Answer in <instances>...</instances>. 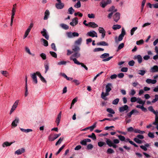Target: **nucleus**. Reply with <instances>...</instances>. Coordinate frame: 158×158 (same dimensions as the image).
<instances>
[{
  "label": "nucleus",
  "instance_id": "nucleus-64",
  "mask_svg": "<svg viewBox=\"0 0 158 158\" xmlns=\"http://www.w3.org/2000/svg\"><path fill=\"white\" fill-rule=\"evenodd\" d=\"M143 40H141L139 41H136V44L138 45H139L143 43Z\"/></svg>",
  "mask_w": 158,
  "mask_h": 158
},
{
  "label": "nucleus",
  "instance_id": "nucleus-6",
  "mask_svg": "<svg viewBox=\"0 0 158 158\" xmlns=\"http://www.w3.org/2000/svg\"><path fill=\"white\" fill-rule=\"evenodd\" d=\"M86 35L92 37H98L97 34L95 31H91L87 33Z\"/></svg>",
  "mask_w": 158,
  "mask_h": 158
},
{
  "label": "nucleus",
  "instance_id": "nucleus-14",
  "mask_svg": "<svg viewBox=\"0 0 158 158\" xmlns=\"http://www.w3.org/2000/svg\"><path fill=\"white\" fill-rule=\"evenodd\" d=\"M25 149L24 148H22L20 149H19L17 150L15 152V154L19 155L25 152Z\"/></svg>",
  "mask_w": 158,
  "mask_h": 158
},
{
  "label": "nucleus",
  "instance_id": "nucleus-39",
  "mask_svg": "<svg viewBox=\"0 0 158 158\" xmlns=\"http://www.w3.org/2000/svg\"><path fill=\"white\" fill-rule=\"evenodd\" d=\"M44 67L45 69V73H46L49 69L48 63H45L44 64Z\"/></svg>",
  "mask_w": 158,
  "mask_h": 158
},
{
  "label": "nucleus",
  "instance_id": "nucleus-61",
  "mask_svg": "<svg viewBox=\"0 0 158 158\" xmlns=\"http://www.w3.org/2000/svg\"><path fill=\"white\" fill-rule=\"evenodd\" d=\"M66 64V62L64 61H62L58 62L57 64L58 65H65Z\"/></svg>",
  "mask_w": 158,
  "mask_h": 158
},
{
  "label": "nucleus",
  "instance_id": "nucleus-45",
  "mask_svg": "<svg viewBox=\"0 0 158 158\" xmlns=\"http://www.w3.org/2000/svg\"><path fill=\"white\" fill-rule=\"evenodd\" d=\"M137 29V27H133L131 31V35H132L135 31H136Z\"/></svg>",
  "mask_w": 158,
  "mask_h": 158
},
{
  "label": "nucleus",
  "instance_id": "nucleus-33",
  "mask_svg": "<svg viewBox=\"0 0 158 158\" xmlns=\"http://www.w3.org/2000/svg\"><path fill=\"white\" fill-rule=\"evenodd\" d=\"M121 28V25L118 24L114 25L112 27V28L114 30L118 29L120 28Z\"/></svg>",
  "mask_w": 158,
  "mask_h": 158
},
{
  "label": "nucleus",
  "instance_id": "nucleus-35",
  "mask_svg": "<svg viewBox=\"0 0 158 158\" xmlns=\"http://www.w3.org/2000/svg\"><path fill=\"white\" fill-rule=\"evenodd\" d=\"M76 64L77 65H81L82 67L84 68L86 70H87L88 69V68L84 64L82 63H81L80 62H77V63Z\"/></svg>",
  "mask_w": 158,
  "mask_h": 158
},
{
  "label": "nucleus",
  "instance_id": "nucleus-29",
  "mask_svg": "<svg viewBox=\"0 0 158 158\" xmlns=\"http://www.w3.org/2000/svg\"><path fill=\"white\" fill-rule=\"evenodd\" d=\"M40 41L41 42H43V45L46 47L48 45V42L45 39L42 38L40 40Z\"/></svg>",
  "mask_w": 158,
  "mask_h": 158
},
{
  "label": "nucleus",
  "instance_id": "nucleus-1",
  "mask_svg": "<svg viewBox=\"0 0 158 158\" xmlns=\"http://www.w3.org/2000/svg\"><path fill=\"white\" fill-rule=\"evenodd\" d=\"M106 142L109 146L110 147H112L114 148H116L117 147V146L116 144L118 143H119V141L118 139H114L112 141L110 139L107 138Z\"/></svg>",
  "mask_w": 158,
  "mask_h": 158
},
{
  "label": "nucleus",
  "instance_id": "nucleus-63",
  "mask_svg": "<svg viewBox=\"0 0 158 158\" xmlns=\"http://www.w3.org/2000/svg\"><path fill=\"white\" fill-rule=\"evenodd\" d=\"M88 17L90 19H94L95 18V15L94 14H88Z\"/></svg>",
  "mask_w": 158,
  "mask_h": 158
},
{
  "label": "nucleus",
  "instance_id": "nucleus-59",
  "mask_svg": "<svg viewBox=\"0 0 158 158\" xmlns=\"http://www.w3.org/2000/svg\"><path fill=\"white\" fill-rule=\"evenodd\" d=\"M40 56L43 60H45L46 58V55L44 53H41L40 54Z\"/></svg>",
  "mask_w": 158,
  "mask_h": 158
},
{
  "label": "nucleus",
  "instance_id": "nucleus-34",
  "mask_svg": "<svg viewBox=\"0 0 158 158\" xmlns=\"http://www.w3.org/2000/svg\"><path fill=\"white\" fill-rule=\"evenodd\" d=\"M117 11V10L116 9H114V6H112L108 10V11L109 12H113V13L116 12Z\"/></svg>",
  "mask_w": 158,
  "mask_h": 158
},
{
  "label": "nucleus",
  "instance_id": "nucleus-13",
  "mask_svg": "<svg viewBox=\"0 0 158 158\" xmlns=\"http://www.w3.org/2000/svg\"><path fill=\"white\" fill-rule=\"evenodd\" d=\"M98 31L100 33L102 34V37L104 38L106 35V31L102 27H99L98 28Z\"/></svg>",
  "mask_w": 158,
  "mask_h": 158
},
{
  "label": "nucleus",
  "instance_id": "nucleus-17",
  "mask_svg": "<svg viewBox=\"0 0 158 158\" xmlns=\"http://www.w3.org/2000/svg\"><path fill=\"white\" fill-rule=\"evenodd\" d=\"M56 7L58 9H62L64 6V4L61 2L56 3L55 5Z\"/></svg>",
  "mask_w": 158,
  "mask_h": 158
},
{
  "label": "nucleus",
  "instance_id": "nucleus-48",
  "mask_svg": "<svg viewBox=\"0 0 158 158\" xmlns=\"http://www.w3.org/2000/svg\"><path fill=\"white\" fill-rule=\"evenodd\" d=\"M138 73L142 76H143L146 73V71L144 70H139L138 71Z\"/></svg>",
  "mask_w": 158,
  "mask_h": 158
},
{
  "label": "nucleus",
  "instance_id": "nucleus-2",
  "mask_svg": "<svg viewBox=\"0 0 158 158\" xmlns=\"http://www.w3.org/2000/svg\"><path fill=\"white\" fill-rule=\"evenodd\" d=\"M75 53L72 54L70 57V60H72L75 64L77 62H79L77 58H78L80 56L81 54L79 52H74Z\"/></svg>",
  "mask_w": 158,
  "mask_h": 158
},
{
  "label": "nucleus",
  "instance_id": "nucleus-37",
  "mask_svg": "<svg viewBox=\"0 0 158 158\" xmlns=\"http://www.w3.org/2000/svg\"><path fill=\"white\" fill-rule=\"evenodd\" d=\"M88 137L89 138H91L93 140H95L96 139L95 135L94 133H92L91 135H88Z\"/></svg>",
  "mask_w": 158,
  "mask_h": 158
},
{
  "label": "nucleus",
  "instance_id": "nucleus-52",
  "mask_svg": "<svg viewBox=\"0 0 158 158\" xmlns=\"http://www.w3.org/2000/svg\"><path fill=\"white\" fill-rule=\"evenodd\" d=\"M50 53L51 55L53 57L56 58L57 57V54L54 52L50 51Z\"/></svg>",
  "mask_w": 158,
  "mask_h": 158
},
{
  "label": "nucleus",
  "instance_id": "nucleus-10",
  "mask_svg": "<svg viewBox=\"0 0 158 158\" xmlns=\"http://www.w3.org/2000/svg\"><path fill=\"white\" fill-rule=\"evenodd\" d=\"M40 33L42 34V36H44L46 39L47 40L49 39V36L47 34V31L45 28H43V31H41Z\"/></svg>",
  "mask_w": 158,
  "mask_h": 158
},
{
  "label": "nucleus",
  "instance_id": "nucleus-9",
  "mask_svg": "<svg viewBox=\"0 0 158 158\" xmlns=\"http://www.w3.org/2000/svg\"><path fill=\"white\" fill-rule=\"evenodd\" d=\"M125 31L124 28H122L121 34L119 35L118 40V41H121L123 38L124 35L125 34Z\"/></svg>",
  "mask_w": 158,
  "mask_h": 158
},
{
  "label": "nucleus",
  "instance_id": "nucleus-55",
  "mask_svg": "<svg viewBox=\"0 0 158 158\" xmlns=\"http://www.w3.org/2000/svg\"><path fill=\"white\" fill-rule=\"evenodd\" d=\"M61 135L60 133L58 134H55L53 135V139H52V140H55L60 136Z\"/></svg>",
  "mask_w": 158,
  "mask_h": 158
},
{
  "label": "nucleus",
  "instance_id": "nucleus-44",
  "mask_svg": "<svg viewBox=\"0 0 158 158\" xmlns=\"http://www.w3.org/2000/svg\"><path fill=\"white\" fill-rule=\"evenodd\" d=\"M106 111H107L111 114H114L115 113V112L111 108H107L106 109Z\"/></svg>",
  "mask_w": 158,
  "mask_h": 158
},
{
  "label": "nucleus",
  "instance_id": "nucleus-25",
  "mask_svg": "<svg viewBox=\"0 0 158 158\" xmlns=\"http://www.w3.org/2000/svg\"><path fill=\"white\" fill-rule=\"evenodd\" d=\"M28 94V89L27 87V76L25 78V95L26 97Z\"/></svg>",
  "mask_w": 158,
  "mask_h": 158
},
{
  "label": "nucleus",
  "instance_id": "nucleus-22",
  "mask_svg": "<svg viewBox=\"0 0 158 158\" xmlns=\"http://www.w3.org/2000/svg\"><path fill=\"white\" fill-rule=\"evenodd\" d=\"M134 59H137L138 62L140 64L141 63L142 60V56H141L140 55H139L137 56H135L134 57Z\"/></svg>",
  "mask_w": 158,
  "mask_h": 158
},
{
  "label": "nucleus",
  "instance_id": "nucleus-62",
  "mask_svg": "<svg viewBox=\"0 0 158 158\" xmlns=\"http://www.w3.org/2000/svg\"><path fill=\"white\" fill-rule=\"evenodd\" d=\"M124 46V44L123 43H122L120 44L118 48V51L122 48Z\"/></svg>",
  "mask_w": 158,
  "mask_h": 158
},
{
  "label": "nucleus",
  "instance_id": "nucleus-20",
  "mask_svg": "<svg viewBox=\"0 0 158 158\" xmlns=\"http://www.w3.org/2000/svg\"><path fill=\"white\" fill-rule=\"evenodd\" d=\"M88 26L89 27L95 28L98 27V25L94 22H90L89 23Z\"/></svg>",
  "mask_w": 158,
  "mask_h": 158
},
{
  "label": "nucleus",
  "instance_id": "nucleus-21",
  "mask_svg": "<svg viewBox=\"0 0 158 158\" xmlns=\"http://www.w3.org/2000/svg\"><path fill=\"white\" fill-rule=\"evenodd\" d=\"M19 119L18 118L16 117L15 120H14L11 124L12 127H16L17 126V123L19 122Z\"/></svg>",
  "mask_w": 158,
  "mask_h": 158
},
{
  "label": "nucleus",
  "instance_id": "nucleus-38",
  "mask_svg": "<svg viewBox=\"0 0 158 158\" xmlns=\"http://www.w3.org/2000/svg\"><path fill=\"white\" fill-rule=\"evenodd\" d=\"M68 13L70 14H73L74 12V10L73 9L72 7H71L69 8L68 10Z\"/></svg>",
  "mask_w": 158,
  "mask_h": 158
},
{
  "label": "nucleus",
  "instance_id": "nucleus-53",
  "mask_svg": "<svg viewBox=\"0 0 158 158\" xmlns=\"http://www.w3.org/2000/svg\"><path fill=\"white\" fill-rule=\"evenodd\" d=\"M131 112L132 114H138L139 113V111L135 109H133Z\"/></svg>",
  "mask_w": 158,
  "mask_h": 158
},
{
  "label": "nucleus",
  "instance_id": "nucleus-41",
  "mask_svg": "<svg viewBox=\"0 0 158 158\" xmlns=\"http://www.w3.org/2000/svg\"><path fill=\"white\" fill-rule=\"evenodd\" d=\"M77 101V97H76L74 99H73V100L72 101L71 107H70V109H71L72 108V106L74 105V103L76 102Z\"/></svg>",
  "mask_w": 158,
  "mask_h": 158
},
{
  "label": "nucleus",
  "instance_id": "nucleus-42",
  "mask_svg": "<svg viewBox=\"0 0 158 158\" xmlns=\"http://www.w3.org/2000/svg\"><path fill=\"white\" fill-rule=\"evenodd\" d=\"M81 6V5L80 2V1H78L77 3L74 5V6L75 8H78L80 7Z\"/></svg>",
  "mask_w": 158,
  "mask_h": 158
},
{
  "label": "nucleus",
  "instance_id": "nucleus-60",
  "mask_svg": "<svg viewBox=\"0 0 158 158\" xmlns=\"http://www.w3.org/2000/svg\"><path fill=\"white\" fill-rule=\"evenodd\" d=\"M137 98L135 97L131 98L130 100L131 102H137Z\"/></svg>",
  "mask_w": 158,
  "mask_h": 158
},
{
  "label": "nucleus",
  "instance_id": "nucleus-47",
  "mask_svg": "<svg viewBox=\"0 0 158 158\" xmlns=\"http://www.w3.org/2000/svg\"><path fill=\"white\" fill-rule=\"evenodd\" d=\"M134 140L138 143H142V141L137 138H135L134 139Z\"/></svg>",
  "mask_w": 158,
  "mask_h": 158
},
{
  "label": "nucleus",
  "instance_id": "nucleus-27",
  "mask_svg": "<svg viewBox=\"0 0 158 158\" xmlns=\"http://www.w3.org/2000/svg\"><path fill=\"white\" fill-rule=\"evenodd\" d=\"M137 102L140 104L143 105H144L145 103V101L142 100L139 98H137Z\"/></svg>",
  "mask_w": 158,
  "mask_h": 158
},
{
  "label": "nucleus",
  "instance_id": "nucleus-24",
  "mask_svg": "<svg viewBox=\"0 0 158 158\" xmlns=\"http://www.w3.org/2000/svg\"><path fill=\"white\" fill-rule=\"evenodd\" d=\"M50 13L49 11L48 10H46L44 13V20H47L48 19V17Z\"/></svg>",
  "mask_w": 158,
  "mask_h": 158
},
{
  "label": "nucleus",
  "instance_id": "nucleus-56",
  "mask_svg": "<svg viewBox=\"0 0 158 158\" xmlns=\"http://www.w3.org/2000/svg\"><path fill=\"white\" fill-rule=\"evenodd\" d=\"M118 137L119 139L121 141H124L125 140V137L122 135H118Z\"/></svg>",
  "mask_w": 158,
  "mask_h": 158
},
{
  "label": "nucleus",
  "instance_id": "nucleus-26",
  "mask_svg": "<svg viewBox=\"0 0 158 158\" xmlns=\"http://www.w3.org/2000/svg\"><path fill=\"white\" fill-rule=\"evenodd\" d=\"M82 41V38H79L75 41L74 44L76 45H80L81 44Z\"/></svg>",
  "mask_w": 158,
  "mask_h": 158
},
{
  "label": "nucleus",
  "instance_id": "nucleus-31",
  "mask_svg": "<svg viewBox=\"0 0 158 158\" xmlns=\"http://www.w3.org/2000/svg\"><path fill=\"white\" fill-rule=\"evenodd\" d=\"M0 72L2 75L6 77L9 75V73L7 71L1 70Z\"/></svg>",
  "mask_w": 158,
  "mask_h": 158
},
{
  "label": "nucleus",
  "instance_id": "nucleus-46",
  "mask_svg": "<svg viewBox=\"0 0 158 158\" xmlns=\"http://www.w3.org/2000/svg\"><path fill=\"white\" fill-rule=\"evenodd\" d=\"M119 100V98H117L113 101L112 104L114 105H117L118 103Z\"/></svg>",
  "mask_w": 158,
  "mask_h": 158
},
{
  "label": "nucleus",
  "instance_id": "nucleus-50",
  "mask_svg": "<svg viewBox=\"0 0 158 158\" xmlns=\"http://www.w3.org/2000/svg\"><path fill=\"white\" fill-rule=\"evenodd\" d=\"M114 150L111 148H108L107 151V152L108 154H112L114 153Z\"/></svg>",
  "mask_w": 158,
  "mask_h": 158
},
{
  "label": "nucleus",
  "instance_id": "nucleus-8",
  "mask_svg": "<svg viewBox=\"0 0 158 158\" xmlns=\"http://www.w3.org/2000/svg\"><path fill=\"white\" fill-rule=\"evenodd\" d=\"M110 92H107L106 91V93H104L102 92L101 94V97L104 100H107L108 98L106 97V96H108Z\"/></svg>",
  "mask_w": 158,
  "mask_h": 158
},
{
  "label": "nucleus",
  "instance_id": "nucleus-16",
  "mask_svg": "<svg viewBox=\"0 0 158 158\" xmlns=\"http://www.w3.org/2000/svg\"><path fill=\"white\" fill-rule=\"evenodd\" d=\"M146 82L148 84H155L156 83L157 81L155 79H151L149 78H148L146 80Z\"/></svg>",
  "mask_w": 158,
  "mask_h": 158
},
{
  "label": "nucleus",
  "instance_id": "nucleus-3",
  "mask_svg": "<svg viewBox=\"0 0 158 158\" xmlns=\"http://www.w3.org/2000/svg\"><path fill=\"white\" fill-rule=\"evenodd\" d=\"M36 75H37L39 77L42 76L40 73L38 71L36 72L35 73L31 74V77L32 78L33 82L35 84H36L38 82Z\"/></svg>",
  "mask_w": 158,
  "mask_h": 158
},
{
  "label": "nucleus",
  "instance_id": "nucleus-32",
  "mask_svg": "<svg viewBox=\"0 0 158 158\" xmlns=\"http://www.w3.org/2000/svg\"><path fill=\"white\" fill-rule=\"evenodd\" d=\"M148 110L150 111L153 112L155 115H157V112L154 110L152 106H150L148 108Z\"/></svg>",
  "mask_w": 158,
  "mask_h": 158
},
{
  "label": "nucleus",
  "instance_id": "nucleus-40",
  "mask_svg": "<svg viewBox=\"0 0 158 158\" xmlns=\"http://www.w3.org/2000/svg\"><path fill=\"white\" fill-rule=\"evenodd\" d=\"M109 54L108 53H105L102 54L100 58L102 59H104L107 56H109Z\"/></svg>",
  "mask_w": 158,
  "mask_h": 158
},
{
  "label": "nucleus",
  "instance_id": "nucleus-18",
  "mask_svg": "<svg viewBox=\"0 0 158 158\" xmlns=\"http://www.w3.org/2000/svg\"><path fill=\"white\" fill-rule=\"evenodd\" d=\"M152 73H156L158 72V66L154 65L152 67L150 71Z\"/></svg>",
  "mask_w": 158,
  "mask_h": 158
},
{
  "label": "nucleus",
  "instance_id": "nucleus-7",
  "mask_svg": "<svg viewBox=\"0 0 158 158\" xmlns=\"http://www.w3.org/2000/svg\"><path fill=\"white\" fill-rule=\"evenodd\" d=\"M128 106L127 105H125L120 107L119 108V110L120 112H123L125 111H126L127 112L128 111Z\"/></svg>",
  "mask_w": 158,
  "mask_h": 158
},
{
  "label": "nucleus",
  "instance_id": "nucleus-57",
  "mask_svg": "<svg viewBox=\"0 0 158 158\" xmlns=\"http://www.w3.org/2000/svg\"><path fill=\"white\" fill-rule=\"evenodd\" d=\"M26 52L30 55H31L32 56H34V54H32L31 52L29 49L27 47H26L25 48Z\"/></svg>",
  "mask_w": 158,
  "mask_h": 158
},
{
  "label": "nucleus",
  "instance_id": "nucleus-51",
  "mask_svg": "<svg viewBox=\"0 0 158 158\" xmlns=\"http://www.w3.org/2000/svg\"><path fill=\"white\" fill-rule=\"evenodd\" d=\"M11 144V143H9L8 142H4L3 143V144H2V146L3 147H4L5 146H9Z\"/></svg>",
  "mask_w": 158,
  "mask_h": 158
},
{
  "label": "nucleus",
  "instance_id": "nucleus-4",
  "mask_svg": "<svg viewBox=\"0 0 158 158\" xmlns=\"http://www.w3.org/2000/svg\"><path fill=\"white\" fill-rule=\"evenodd\" d=\"M66 35L69 38H72L75 37H78L79 35V34L78 33L76 32H67L66 33Z\"/></svg>",
  "mask_w": 158,
  "mask_h": 158
},
{
  "label": "nucleus",
  "instance_id": "nucleus-23",
  "mask_svg": "<svg viewBox=\"0 0 158 158\" xmlns=\"http://www.w3.org/2000/svg\"><path fill=\"white\" fill-rule=\"evenodd\" d=\"M73 52H79L80 50V48L77 46H74L72 48Z\"/></svg>",
  "mask_w": 158,
  "mask_h": 158
},
{
  "label": "nucleus",
  "instance_id": "nucleus-11",
  "mask_svg": "<svg viewBox=\"0 0 158 158\" xmlns=\"http://www.w3.org/2000/svg\"><path fill=\"white\" fill-rule=\"evenodd\" d=\"M111 2V0H107V1L106 2H105L103 1H102L101 2L100 5L103 8H104L108 4H110Z\"/></svg>",
  "mask_w": 158,
  "mask_h": 158
},
{
  "label": "nucleus",
  "instance_id": "nucleus-15",
  "mask_svg": "<svg viewBox=\"0 0 158 158\" xmlns=\"http://www.w3.org/2000/svg\"><path fill=\"white\" fill-rule=\"evenodd\" d=\"M120 15L119 13H116L114 14L113 17L114 21L117 22L120 19Z\"/></svg>",
  "mask_w": 158,
  "mask_h": 158
},
{
  "label": "nucleus",
  "instance_id": "nucleus-36",
  "mask_svg": "<svg viewBox=\"0 0 158 158\" xmlns=\"http://www.w3.org/2000/svg\"><path fill=\"white\" fill-rule=\"evenodd\" d=\"M134 132L140 134H143L145 133V131H141L140 130L138 129H135Z\"/></svg>",
  "mask_w": 158,
  "mask_h": 158
},
{
  "label": "nucleus",
  "instance_id": "nucleus-12",
  "mask_svg": "<svg viewBox=\"0 0 158 158\" xmlns=\"http://www.w3.org/2000/svg\"><path fill=\"white\" fill-rule=\"evenodd\" d=\"M78 23V19L76 17L73 18L72 20V22L70 23V25L73 26H75Z\"/></svg>",
  "mask_w": 158,
  "mask_h": 158
},
{
  "label": "nucleus",
  "instance_id": "nucleus-58",
  "mask_svg": "<svg viewBox=\"0 0 158 158\" xmlns=\"http://www.w3.org/2000/svg\"><path fill=\"white\" fill-rule=\"evenodd\" d=\"M98 145L100 147H102L104 145H106L105 142H99L98 143Z\"/></svg>",
  "mask_w": 158,
  "mask_h": 158
},
{
  "label": "nucleus",
  "instance_id": "nucleus-19",
  "mask_svg": "<svg viewBox=\"0 0 158 158\" xmlns=\"http://www.w3.org/2000/svg\"><path fill=\"white\" fill-rule=\"evenodd\" d=\"M112 87V85L111 83H108L106 86V91L107 92H110L111 90Z\"/></svg>",
  "mask_w": 158,
  "mask_h": 158
},
{
  "label": "nucleus",
  "instance_id": "nucleus-30",
  "mask_svg": "<svg viewBox=\"0 0 158 158\" xmlns=\"http://www.w3.org/2000/svg\"><path fill=\"white\" fill-rule=\"evenodd\" d=\"M60 25L62 28L65 30H68L69 28V26L64 23H61Z\"/></svg>",
  "mask_w": 158,
  "mask_h": 158
},
{
  "label": "nucleus",
  "instance_id": "nucleus-43",
  "mask_svg": "<svg viewBox=\"0 0 158 158\" xmlns=\"http://www.w3.org/2000/svg\"><path fill=\"white\" fill-rule=\"evenodd\" d=\"M158 101V94H156L155 95V98L152 101V102L155 103Z\"/></svg>",
  "mask_w": 158,
  "mask_h": 158
},
{
  "label": "nucleus",
  "instance_id": "nucleus-49",
  "mask_svg": "<svg viewBox=\"0 0 158 158\" xmlns=\"http://www.w3.org/2000/svg\"><path fill=\"white\" fill-rule=\"evenodd\" d=\"M63 138H62L61 137L60 138L58 141L56 143L55 145L56 146L58 144H60L62 141H63Z\"/></svg>",
  "mask_w": 158,
  "mask_h": 158
},
{
  "label": "nucleus",
  "instance_id": "nucleus-28",
  "mask_svg": "<svg viewBox=\"0 0 158 158\" xmlns=\"http://www.w3.org/2000/svg\"><path fill=\"white\" fill-rule=\"evenodd\" d=\"M98 45L108 46V44L105 41H101L97 43Z\"/></svg>",
  "mask_w": 158,
  "mask_h": 158
},
{
  "label": "nucleus",
  "instance_id": "nucleus-5",
  "mask_svg": "<svg viewBox=\"0 0 158 158\" xmlns=\"http://www.w3.org/2000/svg\"><path fill=\"white\" fill-rule=\"evenodd\" d=\"M19 102V100H16L15 102L14 103L13 105L12 106L10 110V114H11L12 112L15 110L18 105Z\"/></svg>",
  "mask_w": 158,
  "mask_h": 158
},
{
  "label": "nucleus",
  "instance_id": "nucleus-54",
  "mask_svg": "<svg viewBox=\"0 0 158 158\" xmlns=\"http://www.w3.org/2000/svg\"><path fill=\"white\" fill-rule=\"evenodd\" d=\"M104 49L101 48H95L94 50V52L101 51H103Z\"/></svg>",
  "mask_w": 158,
  "mask_h": 158
}]
</instances>
